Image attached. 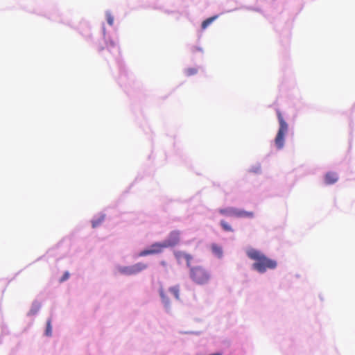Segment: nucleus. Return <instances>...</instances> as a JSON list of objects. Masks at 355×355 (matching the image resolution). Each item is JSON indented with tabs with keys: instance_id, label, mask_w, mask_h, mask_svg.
Wrapping results in <instances>:
<instances>
[{
	"instance_id": "nucleus-19",
	"label": "nucleus",
	"mask_w": 355,
	"mask_h": 355,
	"mask_svg": "<svg viewBox=\"0 0 355 355\" xmlns=\"http://www.w3.org/2000/svg\"><path fill=\"white\" fill-rule=\"evenodd\" d=\"M69 277V273L68 272H65L64 273V275H62V277H61L60 279V282H64L66 281L67 279H68Z\"/></svg>"
},
{
	"instance_id": "nucleus-9",
	"label": "nucleus",
	"mask_w": 355,
	"mask_h": 355,
	"mask_svg": "<svg viewBox=\"0 0 355 355\" xmlns=\"http://www.w3.org/2000/svg\"><path fill=\"white\" fill-rule=\"evenodd\" d=\"M219 213L227 216L236 217L237 208L228 207L225 209H221L219 210Z\"/></svg>"
},
{
	"instance_id": "nucleus-14",
	"label": "nucleus",
	"mask_w": 355,
	"mask_h": 355,
	"mask_svg": "<svg viewBox=\"0 0 355 355\" xmlns=\"http://www.w3.org/2000/svg\"><path fill=\"white\" fill-rule=\"evenodd\" d=\"M220 225L223 227V229L226 232H233V229L231 227V225L226 222L225 220H221L220 221Z\"/></svg>"
},
{
	"instance_id": "nucleus-2",
	"label": "nucleus",
	"mask_w": 355,
	"mask_h": 355,
	"mask_svg": "<svg viewBox=\"0 0 355 355\" xmlns=\"http://www.w3.org/2000/svg\"><path fill=\"white\" fill-rule=\"evenodd\" d=\"M189 275L193 282L200 285L207 284L211 279L209 271L201 266L191 267Z\"/></svg>"
},
{
	"instance_id": "nucleus-16",
	"label": "nucleus",
	"mask_w": 355,
	"mask_h": 355,
	"mask_svg": "<svg viewBox=\"0 0 355 355\" xmlns=\"http://www.w3.org/2000/svg\"><path fill=\"white\" fill-rule=\"evenodd\" d=\"M46 334L47 336H51V320H49L47 321Z\"/></svg>"
},
{
	"instance_id": "nucleus-20",
	"label": "nucleus",
	"mask_w": 355,
	"mask_h": 355,
	"mask_svg": "<svg viewBox=\"0 0 355 355\" xmlns=\"http://www.w3.org/2000/svg\"><path fill=\"white\" fill-rule=\"evenodd\" d=\"M103 219H99L98 220H94L92 222V227L94 228L96 227L101 222H102Z\"/></svg>"
},
{
	"instance_id": "nucleus-7",
	"label": "nucleus",
	"mask_w": 355,
	"mask_h": 355,
	"mask_svg": "<svg viewBox=\"0 0 355 355\" xmlns=\"http://www.w3.org/2000/svg\"><path fill=\"white\" fill-rule=\"evenodd\" d=\"M175 257L176 259L181 262L183 259L187 261V266H190L191 261L192 260V256L182 251H175L174 252Z\"/></svg>"
},
{
	"instance_id": "nucleus-3",
	"label": "nucleus",
	"mask_w": 355,
	"mask_h": 355,
	"mask_svg": "<svg viewBox=\"0 0 355 355\" xmlns=\"http://www.w3.org/2000/svg\"><path fill=\"white\" fill-rule=\"evenodd\" d=\"M277 115L279 128L275 139V144L278 149H282L284 145L285 135L288 132V125L279 110H277Z\"/></svg>"
},
{
	"instance_id": "nucleus-4",
	"label": "nucleus",
	"mask_w": 355,
	"mask_h": 355,
	"mask_svg": "<svg viewBox=\"0 0 355 355\" xmlns=\"http://www.w3.org/2000/svg\"><path fill=\"white\" fill-rule=\"evenodd\" d=\"M147 268L148 265L146 263L139 262L132 266L122 267L119 269V271L125 275H132L141 272Z\"/></svg>"
},
{
	"instance_id": "nucleus-13",
	"label": "nucleus",
	"mask_w": 355,
	"mask_h": 355,
	"mask_svg": "<svg viewBox=\"0 0 355 355\" xmlns=\"http://www.w3.org/2000/svg\"><path fill=\"white\" fill-rule=\"evenodd\" d=\"M169 291L171 292V293L173 294V295L175 297V299H177V300L180 299V296H179L180 289H179L178 286H176L170 288Z\"/></svg>"
},
{
	"instance_id": "nucleus-8",
	"label": "nucleus",
	"mask_w": 355,
	"mask_h": 355,
	"mask_svg": "<svg viewBox=\"0 0 355 355\" xmlns=\"http://www.w3.org/2000/svg\"><path fill=\"white\" fill-rule=\"evenodd\" d=\"M338 177L334 172H328L324 176V181L327 184H333L337 182Z\"/></svg>"
},
{
	"instance_id": "nucleus-11",
	"label": "nucleus",
	"mask_w": 355,
	"mask_h": 355,
	"mask_svg": "<svg viewBox=\"0 0 355 355\" xmlns=\"http://www.w3.org/2000/svg\"><path fill=\"white\" fill-rule=\"evenodd\" d=\"M211 251L212 252L216 255L218 257H221L222 255H223V250H222V248L216 244V243H213L211 245Z\"/></svg>"
},
{
	"instance_id": "nucleus-21",
	"label": "nucleus",
	"mask_w": 355,
	"mask_h": 355,
	"mask_svg": "<svg viewBox=\"0 0 355 355\" xmlns=\"http://www.w3.org/2000/svg\"><path fill=\"white\" fill-rule=\"evenodd\" d=\"M110 47H115V44L113 42H110L107 44V49L110 50Z\"/></svg>"
},
{
	"instance_id": "nucleus-10",
	"label": "nucleus",
	"mask_w": 355,
	"mask_h": 355,
	"mask_svg": "<svg viewBox=\"0 0 355 355\" xmlns=\"http://www.w3.org/2000/svg\"><path fill=\"white\" fill-rule=\"evenodd\" d=\"M254 213L252 211H247L245 210L237 209L236 218H253Z\"/></svg>"
},
{
	"instance_id": "nucleus-17",
	"label": "nucleus",
	"mask_w": 355,
	"mask_h": 355,
	"mask_svg": "<svg viewBox=\"0 0 355 355\" xmlns=\"http://www.w3.org/2000/svg\"><path fill=\"white\" fill-rule=\"evenodd\" d=\"M197 73V70L194 68H189L187 69L186 73L187 76H192Z\"/></svg>"
},
{
	"instance_id": "nucleus-22",
	"label": "nucleus",
	"mask_w": 355,
	"mask_h": 355,
	"mask_svg": "<svg viewBox=\"0 0 355 355\" xmlns=\"http://www.w3.org/2000/svg\"><path fill=\"white\" fill-rule=\"evenodd\" d=\"M162 263L163 266H165V265H166L165 261H162V263Z\"/></svg>"
},
{
	"instance_id": "nucleus-1",
	"label": "nucleus",
	"mask_w": 355,
	"mask_h": 355,
	"mask_svg": "<svg viewBox=\"0 0 355 355\" xmlns=\"http://www.w3.org/2000/svg\"><path fill=\"white\" fill-rule=\"evenodd\" d=\"M247 255L250 259L254 261L252 268L260 273H263L267 270L275 269L277 266L275 260L268 258L263 252L255 249L248 250Z\"/></svg>"
},
{
	"instance_id": "nucleus-15",
	"label": "nucleus",
	"mask_w": 355,
	"mask_h": 355,
	"mask_svg": "<svg viewBox=\"0 0 355 355\" xmlns=\"http://www.w3.org/2000/svg\"><path fill=\"white\" fill-rule=\"evenodd\" d=\"M159 293H160V296L162 299V301L163 302L166 304V305H168L169 304V301L168 300L166 297L165 296V294L164 293V291L162 288L160 289V291H159Z\"/></svg>"
},
{
	"instance_id": "nucleus-18",
	"label": "nucleus",
	"mask_w": 355,
	"mask_h": 355,
	"mask_svg": "<svg viewBox=\"0 0 355 355\" xmlns=\"http://www.w3.org/2000/svg\"><path fill=\"white\" fill-rule=\"evenodd\" d=\"M107 21L109 25L112 26L114 24V17L111 15V14H107Z\"/></svg>"
},
{
	"instance_id": "nucleus-6",
	"label": "nucleus",
	"mask_w": 355,
	"mask_h": 355,
	"mask_svg": "<svg viewBox=\"0 0 355 355\" xmlns=\"http://www.w3.org/2000/svg\"><path fill=\"white\" fill-rule=\"evenodd\" d=\"M180 232L177 230L172 231L170 234L167 239L164 241V243L166 245V248L173 247L178 245L180 242Z\"/></svg>"
},
{
	"instance_id": "nucleus-5",
	"label": "nucleus",
	"mask_w": 355,
	"mask_h": 355,
	"mask_svg": "<svg viewBox=\"0 0 355 355\" xmlns=\"http://www.w3.org/2000/svg\"><path fill=\"white\" fill-rule=\"evenodd\" d=\"M166 248L164 242L155 243L152 244L148 249L141 251L139 254V257H146L150 254H155L161 253L163 250Z\"/></svg>"
},
{
	"instance_id": "nucleus-12",
	"label": "nucleus",
	"mask_w": 355,
	"mask_h": 355,
	"mask_svg": "<svg viewBox=\"0 0 355 355\" xmlns=\"http://www.w3.org/2000/svg\"><path fill=\"white\" fill-rule=\"evenodd\" d=\"M217 16L209 17L205 21H202L201 27L202 29H205L208 26H209L216 19Z\"/></svg>"
}]
</instances>
